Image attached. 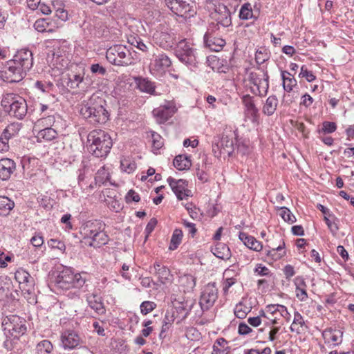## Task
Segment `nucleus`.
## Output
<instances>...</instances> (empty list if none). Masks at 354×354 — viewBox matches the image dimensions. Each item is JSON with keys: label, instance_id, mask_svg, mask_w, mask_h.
I'll return each mask as SVG.
<instances>
[{"label": "nucleus", "instance_id": "f257e3e1", "mask_svg": "<svg viewBox=\"0 0 354 354\" xmlns=\"http://www.w3.org/2000/svg\"><path fill=\"white\" fill-rule=\"evenodd\" d=\"M33 66L32 53L27 49L19 50L13 58L5 66V77L7 82H19Z\"/></svg>", "mask_w": 354, "mask_h": 354}, {"label": "nucleus", "instance_id": "f03ea898", "mask_svg": "<svg viewBox=\"0 0 354 354\" xmlns=\"http://www.w3.org/2000/svg\"><path fill=\"white\" fill-rule=\"evenodd\" d=\"M106 106V102L103 97L93 94L82 102L80 113L91 124H104L109 120V113Z\"/></svg>", "mask_w": 354, "mask_h": 354}, {"label": "nucleus", "instance_id": "7ed1b4c3", "mask_svg": "<svg viewBox=\"0 0 354 354\" xmlns=\"http://www.w3.org/2000/svg\"><path fill=\"white\" fill-rule=\"evenodd\" d=\"M106 224L101 220H90L80 227V234L90 247L100 248L108 243L109 237L105 230Z\"/></svg>", "mask_w": 354, "mask_h": 354}, {"label": "nucleus", "instance_id": "20e7f679", "mask_svg": "<svg viewBox=\"0 0 354 354\" xmlns=\"http://www.w3.org/2000/svg\"><path fill=\"white\" fill-rule=\"evenodd\" d=\"M113 146L110 135L102 129L91 131L87 136L88 151L97 158H106Z\"/></svg>", "mask_w": 354, "mask_h": 354}, {"label": "nucleus", "instance_id": "39448f33", "mask_svg": "<svg viewBox=\"0 0 354 354\" xmlns=\"http://www.w3.org/2000/svg\"><path fill=\"white\" fill-rule=\"evenodd\" d=\"M86 281V279L82 274L74 273L71 268H66L59 272L55 279V284L58 288L62 290H80L84 287Z\"/></svg>", "mask_w": 354, "mask_h": 354}, {"label": "nucleus", "instance_id": "423d86ee", "mask_svg": "<svg viewBox=\"0 0 354 354\" xmlns=\"http://www.w3.org/2000/svg\"><path fill=\"white\" fill-rule=\"evenodd\" d=\"M175 55L180 62L192 68L197 67L198 56L197 49L186 39L180 41L175 49Z\"/></svg>", "mask_w": 354, "mask_h": 354}, {"label": "nucleus", "instance_id": "0eeeda50", "mask_svg": "<svg viewBox=\"0 0 354 354\" xmlns=\"http://www.w3.org/2000/svg\"><path fill=\"white\" fill-rule=\"evenodd\" d=\"M106 57L111 64L117 66H129L134 62L130 50L123 45L111 46L106 52Z\"/></svg>", "mask_w": 354, "mask_h": 354}, {"label": "nucleus", "instance_id": "6e6552de", "mask_svg": "<svg viewBox=\"0 0 354 354\" xmlns=\"http://www.w3.org/2000/svg\"><path fill=\"white\" fill-rule=\"evenodd\" d=\"M26 322L24 318L16 315L6 316L2 322L5 335L9 337L18 339L26 332Z\"/></svg>", "mask_w": 354, "mask_h": 354}, {"label": "nucleus", "instance_id": "1a4fd4ad", "mask_svg": "<svg viewBox=\"0 0 354 354\" xmlns=\"http://www.w3.org/2000/svg\"><path fill=\"white\" fill-rule=\"evenodd\" d=\"M168 8L175 15L185 19L196 15V6L184 0H165Z\"/></svg>", "mask_w": 354, "mask_h": 354}, {"label": "nucleus", "instance_id": "9d476101", "mask_svg": "<svg viewBox=\"0 0 354 354\" xmlns=\"http://www.w3.org/2000/svg\"><path fill=\"white\" fill-rule=\"evenodd\" d=\"M218 292L215 282H211L204 286L200 297L199 305L201 315L203 312L209 310L218 299Z\"/></svg>", "mask_w": 354, "mask_h": 354}, {"label": "nucleus", "instance_id": "9b49d317", "mask_svg": "<svg viewBox=\"0 0 354 354\" xmlns=\"http://www.w3.org/2000/svg\"><path fill=\"white\" fill-rule=\"evenodd\" d=\"M9 104L8 113L19 120H22L27 114L28 105L26 100L19 95H8L6 98Z\"/></svg>", "mask_w": 354, "mask_h": 354}, {"label": "nucleus", "instance_id": "f8f14e48", "mask_svg": "<svg viewBox=\"0 0 354 354\" xmlns=\"http://www.w3.org/2000/svg\"><path fill=\"white\" fill-rule=\"evenodd\" d=\"M248 80L251 84L257 87V91H253L254 94L259 96H264L267 94L269 88V75L267 71H262V73L250 72Z\"/></svg>", "mask_w": 354, "mask_h": 354}, {"label": "nucleus", "instance_id": "ddd939ff", "mask_svg": "<svg viewBox=\"0 0 354 354\" xmlns=\"http://www.w3.org/2000/svg\"><path fill=\"white\" fill-rule=\"evenodd\" d=\"M102 23L97 17H86L80 25L84 38L92 37H100L103 34L97 28H101Z\"/></svg>", "mask_w": 354, "mask_h": 354}, {"label": "nucleus", "instance_id": "4468645a", "mask_svg": "<svg viewBox=\"0 0 354 354\" xmlns=\"http://www.w3.org/2000/svg\"><path fill=\"white\" fill-rule=\"evenodd\" d=\"M15 279L19 283V288L28 292L34 289V280L25 270L20 268L15 273Z\"/></svg>", "mask_w": 354, "mask_h": 354}, {"label": "nucleus", "instance_id": "2eb2a0df", "mask_svg": "<svg viewBox=\"0 0 354 354\" xmlns=\"http://www.w3.org/2000/svg\"><path fill=\"white\" fill-rule=\"evenodd\" d=\"M234 140L232 136L223 135L221 140L213 146L212 150L216 153V150L219 151V155L227 154L230 156L234 151Z\"/></svg>", "mask_w": 354, "mask_h": 354}, {"label": "nucleus", "instance_id": "dca6fc26", "mask_svg": "<svg viewBox=\"0 0 354 354\" xmlns=\"http://www.w3.org/2000/svg\"><path fill=\"white\" fill-rule=\"evenodd\" d=\"M203 39L205 47L212 51L218 52L225 44V41L221 37H216L210 29L205 32Z\"/></svg>", "mask_w": 354, "mask_h": 354}, {"label": "nucleus", "instance_id": "f3484780", "mask_svg": "<svg viewBox=\"0 0 354 354\" xmlns=\"http://www.w3.org/2000/svg\"><path fill=\"white\" fill-rule=\"evenodd\" d=\"M61 340L64 348L73 349L78 346L81 338L78 333L73 330H66L61 335Z\"/></svg>", "mask_w": 354, "mask_h": 354}, {"label": "nucleus", "instance_id": "a211bd4d", "mask_svg": "<svg viewBox=\"0 0 354 354\" xmlns=\"http://www.w3.org/2000/svg\"><path fill=\"white\" fill-rule=\"evenodd\" d=\"M167 183L178 200H183L188 196L187 194L188 191L186 189L187 182L185 180H176L172 177H169L167 178Z\"/></svg>", "mask_w": 354, "mask_h": 354}, {"label": "nucleus", "instance_id": "6ab92c4d", "mask_svg": "<svg viewBox=\"0 0 354 354\" xmlns=\"http://www.w3.org/2000/svg\"><path fill=\"white\" fill-rule=\"evenodd\" d=\"M86 300L88 306L99 315L106 313V308L103 304L102 297H99L97 292H94L86 296Z\"/></svg>", "mask_w": 354, "mask_h": 354}, {"label": "nucleus", "instance_id": "aec40b11", "mask_svg": "<svg viewBox=\"0 0 354 354\" xmlns=\"http://www.w3.org/2000/svg\"><path fill=\"white\" fill-rule=\"evenodd\" d=\"M280 306V304H270L266 306L265 310H260L261 316L268 320L266 325H276L280 319L279 313L275 308Z\"/></svg>", "mask_w": 354, "mask_h": 354}, {"label": "nucleus", "instance_id": "412c9836", "mask_svg": "<svg viewBox=\"0 0 354 354\" xmlns=\"http://www.w3.org/2000/svg\"><path fill=\"white\" fill-rule=\"evenodd\" d=\"M153 116L156 118L158 123H165L175 113V107L170 105H161L154 109L152 111Z\"/></svg>", "mask_w": 354, "mask_h": 354}, {"label": "nucleus", "instance_id": "4be33fe9", "mask_svg": "<svg viewBox=\"0 0 354 354\" xmlns=\"http://www.w3.org/2000/svg\"><path fill=\"white\" fill-rule=\"evenodd\" d=\"M16 169L15 162L10 158L0 160V178L2 180H8Z\"/></svg>", "mask_w": 354, "mask_h": 354}, {"label": "nucleus", "instance_id": "5701e85b", "mask_svg": "<svg viewBox=\"0 0 354 354\" xmlns=\"http://www.w3.org/2000/svg\"><path fill=\"white\" fill-rule=\"evenodd\" d=\"M242 102L245 107L244 112L245 117L254 121L257 117L259 110L254 103L252 97L249 95H245L243 97Z\"/></svg>", "mask_w": 354, "mask_h": 354}, {"label": "nucleus", "instance_id": "b1692460", "mask_svg": "<svg viewBox=\"0 0 354 354\" xmlns=\"http://www.w3.org/2000/svg\"><path fill=\"white\" fill-rule=\"evenodd\" d=\"M134 82L136 83V88L141 92L146 93L150 95H155V82L149 80L147 77H142L140 76L135 77Z\"/></svg>", "mask_w": 354, "mask_h": 354}, {"label": "nucleus", "instance_id": "393cba45", "mask_svg": "<svg viewBox=\"0 0 354 354\" xmlns=\"http://www.w3.org/2000/svg\"><path fill=\"white\" fill-rule=\"evenodd\" d=\"M322 336L326 343H333L334 346H337L342 342L343 332L340 330L328 328L322 333Z\"/></svg>", "mask_w": 354, "mask_h": 354}, {"label": "nucleus", "instance_id": "a878e982", "mask_svg": "<svg viewBox=\"0 0 354 354\" xmlns=\"http://www.w3.org/2000/svg\"><path fill=\"white\" fill-rule=\"evenodd\" d=\"M153 37L156 43L165 49L171 48L174 42L173 35L167 32H156Z\"/></svg>", "mask_w": 354, "mask_h": 354}, {"label": "nucleus", "instance_id": "bb28decb", "mask_svg": "<svg viewBox=\"0 0 354 354\" xmlns=\"http://www.w3.org/2000/svg\"><path fill=\"white\" fill-rule=\"evenodd\" d=\"M171 65L170 58L165 53H160L156 56L151 69L156 71H165Z\"/></svg>", "mask_w": 354, "mask_h": 354}, {"label": "nucleus", "instance_id": "cd10ccee", "mask_svg": "<svg viewBox=\"0 0 354 354\" xmlns=\"http://www.w3.org/2000/svg\"><path fill=\"white\" fill-rule=\"evenodd\" d=\"M239 238L250 250L259 252L263 249L261 242L257 241L254 236H250L245 232H240Z\"/></svg>", "mask_w": 354, "mask_h": 354}, {"label": "nucleus", "instance_id": "c85d7f7f", "mask_svg": "<svg viewBox=\"0 0 354 354\" xmlns=\"http://www.w3.org/2000/svg\"><path fill=\"white\" fill-rule=\"evenodd\" d=\"M266 254L274 261H277L286 256V252L285 250L284 241L281 239L279 245L277 246L274 245H272V247L269 246V249L266 250Z\"/></svg>", "mask_w": 354, "mask_h": 354}, {"label": "nucleus", "instance_id": "c756f323", "mask_svg": "<svg viewBox=\"0 0 354 354\" xmlns=\"http://www.w3.org/2000/svg\"><path fill=\"white\" fill-rule=\"evenodd\" d=\"M282 85L285 91L290 93L293 91L294 87L297 85V82L294 77L293 75L290 73L282 71H281Z\"/></svg>", "mask_w": 354, "mask_h": 354}, {"label": "nucleus", "instance_id": "7c9ffc66", "mask_svg": "<svg viewBox=\"0 0 354 354\" xmlns=\"http://www.w3.org/2000/svg\"><path fill=\"white\" fill-rule=\"evenodd\" d=\"M230 347L228 342L223 337L216 339L212 346V354H230Z\"/></svg>", "mask_w": 354, "mask_h": 354}, {"label": "nucleus", "instance_id": "2f4dec72", "mask_svg": "<svg viewBox=\"0 0 354 354\" xmlns=\"http://www.w3.org/2000/svg\"><path fill=\"white\" fill-rule=\"evenodd\" d=\"M179 286L184 292H189L196 286V279L191 274H184L179 279Z\"/></svg>", "mask_w": 354, "mask_h": 354}, {"label": "nucleus", "instance_id": "473e14b6", "mask_svg": "<svg viewBox=\"0 0 354 354\" xmlns=\"http://www.w3.org/2000/svg\"><path fill=\"white\" fill-rule=\"evenodd\" d=\"M153 268L155 274L157 276L159 281L162 283H165L169 279V270L166 266L157 261L154 263Z\"/></svg>", "mask_w": 354, "mask_h": 354}, {"label": "nucleus", "instance_id": "72a5a7b5", "mask_svg": "<svg viewBox=\"0 0 354 354\" xmlns=\"http://www.w3.org/2000/svg\"><path fill=\"white\" fill-rule=\"evenodd\" d=\"M213 254L221 259H229L231 257V252L229 247L223 243H218L212 249Z\"/></svg>", "mask_w": 354, "mask_h": 354}, {"label": "nucleus", "instance_id": "f704fd0d", "mask_svg": "<svg viewBox=\"0 0 354 354\" xmlns=\"http://www.w3.org/2000/svg\"><path fill=\"white\" fill-rule=\"evenodd\" d=\"M84 80V73H71L67 75L66 81V86L70 88H77L79 87L80 83Z\"/></svg>", "mask_w": 354, "mask_h": 354}, {"label": "nucleus", "instance_id": "c9c22d12", "mask_svg": "<svg viewBox=\"0 0 354 354\" xmlns=\"http://www.w3.org/2000/svg\"><path fill=\"white\" fill-rule=\"evenodd\" d=\"M174 165L178 170L189 169L192 165L189 158L185 155H178L174 160Z\"/></svg>", "mask_w": 354, "mask_h": 354}, {"label": "nucleus", "instance_id": "e433bc0d", "mask_svg": "<svg viewBox=\"0 0 354 354\" xmlns=\"http://www.w3.org/2000/svg\"><path fill=\"white\" fill-rule=\"evenodd\" d=\"M14 207V201L6 196H0V215H8Z\"/></svg>", "mask_w": 354, "mask_h": 354}, {"label": "nucleus", "instance_id": "4c0bfd02", "mask_svg": "<svg viewBox=\"0 0 354 354\" xmlns=\"http://www.w3.org/2000/svg\"><path fill=\"white\" fill-rule=\"evenodd\" d=\"M278 100L275 95L269 96L263 107V112L267 115H272L276 111Z\"/></svg>", "mask_w": 354, "mask_h": 354}, {"label": "nucleus", "instance_id": "58836bf2", "mask_svg": "<svg viewBox=\"0 0 354 354\" xmlns=\"http://www.w3.org/2000/svg\"><path fill=\"white\" fill-rule=\"evenodd\" d=\"M109 172L106 169L104 166H102L100 169H98L95 174L94 185H98L99 186L104 185L109 180Z\"/></svg>", "mask_w": 354, "mask_h": 354}, {"label": "nucleus", "instance_id": "ea45409f", "mask_svg": "<svg viewBox=\"0 0 354 354\" xmlns=\"http://www.w3.org/2000/svg\"><path fill=\"white\" fill-rule=\"evenodd\" d=\"M57 137V132L51 127H46L40 130L37 134L38 139H43L46 141H51Z\"/></svg>", "mask_w": 354, "mask_h": 354}, {"label": "nucleus", "instance_id": "a19ab883", "mask_svg": "<svg viewBox=\"0 0 354 354\" xmlns=\"http://www.w3.org/2000/svg\"><path fill=\"white\" fill-rule=\"evenodd\" d=\"M305 325V321L303 316L298 311L295 310L294 312V319L290 327V330L297 334H300L301 333V330H300L299 328H295V326L304 327Z\"/></svg>", "mask_w": 354, "mask_h": 354}, {"label": "nucleus", "instance_id": "79ce46f5", "mask_svg": "<svg viewBox=\"0 0 354 354\" xmlns=\"http://www.w3.org/2000/svg\"><path fill=\"white\" fill-rule=\"evenodd\" d=\"M53 350L52 343L47 339L39 342L36 346L37 354H50Z\"/></svg>", "mask_w": 354, "mask_h": 354}, {"label": "nucleus", "instance_id": "37998d69", "mask_svg": "<svg viewBox=\"0 0 354 354\" xmlns=\"http://www.w3.org/2000/svg\"><path fill=\"white\" fill-rule=\"evenodd\" d=\"M182 238H183L182 230L180 229L174 230L173 234L171 236L169 249L170 250H176L178 247L180 243H181Z\"/></svg>", "mask_w": 354, "mask_h": 354}, {"label": "nucleus", "instance_id": "c03bdc74", "mask_svg": "<svg viewBox=\"0 0 354 354\" xmlns=\"http://www.w3.org/2000/svg\"><path fill=\"white\" fill-rule=\"evenodd\" d=\"M269 57V53L265 47H261L256 51L255 61L259 65H261L268 60Z\"/></svg>", "mask_w": 354, "mask_h": 354}, {"label": "nucleus", "instance_id": "a18cd8bd", "mask_svg": "<svg viewBox=\"0 0 354 354\" xmlns=\"http://www.w3.org/2000/svg\"><path fill=\"white\" fill-rule=\"evenodd\" d=\"M280 216L283 219L284 221L290 223H293L296 221L295 216L292 214L290 210L286 207H281L279 209Z\"/></svg>", "mask_w": 354, "mask_h": 354}, {"label": "nucleus", "instance_id": "49530a36", "mask_svg": "<svg viewBox=\"0 0 354 354\" xmlns=\"http://www.w3.org/2000/svg\"><path fill=\"white\" fill-rule=\"evenodd\" d=\"M128 42L131 46L136 47L138 49L140 50L142 52H147L148 50V46L146 44H145L142 40L139 37H130L128 39Z\"/></svg>", "mask_w": 354, "mask_h": 354}, {"label": "nucleus", "instance_id": "de8ad7c7", "mask_svg": "<svg viewBox=\"0 0 354 354\" xmlns=\"http://www.w3.org/2000/svg\"><path fill=\"white\" fill-rule=\"evenodd\" d=\"M337 130V124L333 122L324 121L322 123V128L318 129L317 132L321 134H329L335 132Z\"/></svg>", "mask_w": 354, "mask_h": 354}, {"label": "nucleus", "instance_id": "09e8293b", "mask_svg": "<svg viewBox=\"0 0 354 354\" xmlns=\"http://www.w3.org/2000/svg\"><path fill=\"white\" fill-rule=\"evenodd\" d=\"M253 16L251 5L248 3H244L239 11V17L243 20L251 19Z\"/></svg>", "mask_w": 354, "mask_h": 354}, {"label": "nucleus", "instance_id": "8fccbe9b", "mask_svg": "<svg viewBox=\"0 0 354 354\" xmlns=\"http://www.w3.org/2000/svg\"><path fill=\"white\" fill-rule=\"evenodd\" d=\"M250 308L242 303L236 305L234 308V315L239 319L245 318L250 312Z\"/></svg>", "mask_w": 354, "mask_h": 354}, {"label": "nucleus", "instance_id": "3c124183", "mask_svg": "<svg viewBox=\"0 0 354 354\" xmlns=\"http://www.w3.org/2000/svg\"><path fill=\"white\" fill-rule=\"evenodd\" d=\"M53 56L56 64H61L62 66L67 65L68 59H66V55L65 53L61 52L60 48H58L56 51H54Z\"/></svg>", "mask_w": 354, "mask_h": 354}, {"label": "nucleus", "instance_id": "603ef678", "mask_svg": "<svg viewBox=\"0 0 354 354\" xmlns=\"http://www.w3.org/2000/svg\"><path fill=\"white\" fill-rule=\"evenodd\" d=\"M35 87L43 93H50L54 89V84L50 82L37 81L35 84Z\"/></svg>", "mask_w": 354, "mask_h": 354}, {"label": "nucleus", "instance_id": "864d4df0", "mask_svg": "<svg viewBox=\"0 0 354 354\" xmlns=\"http://www.w3.org/2000/svg\"><path fill=\"white\" fill-rule=\"evenodd\" d=\"M140 308L141 313L146 315L156 308V304L151 301H145L140 304Z\"/></svg>", "mask_w": 354, "mask_h": 354}, {"label": "nucleus", "instance_id": "5fc2aeb1", "mask_svg": "<svg viewBox=\"0 0 354 354\" xmlns=\"http://www.w3.org/2000/svg\"><path fill=\"white\" fill-rule=\"evenodd\" d=\"M120 167L124 171L130 174L136 169V165L134 162H131L129 160L123 159L120 162Z\"/></svg>", "mask_w": 354, "mask_h": 354}, {"label": "nucleus", "instance_id": "6e6d98bb", "mask_svg": "<svg viewBox=\"0 0 354 354\" xmlns=\"http://www.w3.org/2000/svg\"><path fill=\"white\" fill-rule=\"evenodd\" d=\"M299 76L300 77L306 78V80L308 82L314 81L316 78L315 75L313 73V72L308 71L305 65L301 67V71Z\"/></svg>", "mask_w": 354, "mask_h": 354}, {"label": "nucleus", "instance_id": "4d7b16f0", "mask_svg": "<svg viewBox=\"0 0 354 354\" xmlns=\"http://www.w3.org/2000/svg\"><path fill=\"white\" fill-rule=\"evenodd\" d=\"M49 26V23L46 19H37L34 24V28L40 32H46V29Z\"/></svg>", "mask_w": 354, "mask_h": 354}, {"label": "nucleus", "instance_id": "13d9d810", "mask_svg": "<svg viewBox=\"0 0 354 354\" xmlns=\"http://www.w3.org/2000/svg\"><path fill=\"white\" fill-rule=\"evenodd\" d=\"M151 138L153 149L157 150L160 149L163 146V140L162 137L159 134L153 132L151 134Z\"/></svg>", "mask_w": 354, "mask_h": 354}, {"label": "nucleus", "instance_id": "bf43d9fd", "mask_svg": "<svg viewBox=\"0 0 354 354\" xmlns=\"http://www.w3.org/2000/svg\"><path fill=\"white\" fill-rule=\"evenodd\" d=\"M152 323H153V322L151 320H145L142 322V325L143 327H145V328H143L141 330V334L143 337H147L152 333L153 329V327L150 326V325Z\"/></svg>", "mask_w": 354, "mask_h": 354}, {"label": "nucleus", "instance_id": "052dcab7", "mask_svg": "<svg viewBox=\"0 0 354 354\" xmlns=\"http://www.w3.org/2000/svg\"><path fill=\"white\" fill-rule=\"evenodd\" d=\"M48 245L51 248H57L63 252L66 250V245L64 243L55 239H50L48 241Z\"/></svg>", "mask_w": 354, "mask_h": 354}, {"label": "nucleus", "instance_id": "680f3d73", "mask_svg": "<svg viewBox=\"0 0 354 354\" xmlns=\"http://www.w3.org/2000/svg\"><path fill=\"white\" fill-rule=\"evenodd\" d=\"M275 309L279 312L280 317L284 318L287 322H290L291 315L285 306L280 304V306H277Z\"/></svg>", "mask_w": 354, "mask_h": 354}, {"label": "nucleus", "instance_id": "e2e57ef3", "mask_svg": "<svg viewBox=\"0 0 354 354\" xmlns=\"http://www.w3.org/2000/svg\"><path fill=\"white\" fill-rule=\"evenodd\" d=\"M326 224L327 225L329 230L333 234V235L335 236L339 230L337 224L335 221H332L328 216H324V218Z\"/></svg>", "mask_w": 354, "mask_h": 354}, {"label": "nucleus", "instance_id": "0e129e2a", "mask_svg": "<svg viewBox=\"0 0 354 354\" xmlns=\"http://www.w3.org/2000/svg\"><path fill=\"white\" fill-rule=\"evenodd\" d=\"M126 202L129 203L131 202H138L140 200V196L134 190L130 189L125 196Z\"/></svg>", "mask_w": 354, "mask_h": 354}, {"label": "nucleus", "instance_id": "69168bd1", "mask_svg": "<svg viewBox=\"0 0 354 354\" xmlns=\"http://www.w3.org/2000/svg\"><path fill=\"white\" fill-rule=\"evenodd\" d=\"M5 129L8 132V134L15 136L21 129V124L19 123H11Z\"/></svg>", "mask_w": 354, "mask_h": 354}, {"label": "nucleus", "instance_id": "338daca9", "mask_svg": "<svg viewBox=\"0 0 354 354\" xmlns=\"http://www.w3.org/2000/svg\"><path fill=\"white\" fill-rule=\"evenodd\" d=\"M55 122V118L53 115L44 117L39 120V122H40L43 126H46V127H50L53 125Z\"/></svg>", "mask_w": 354, "mask_h": 354}, {"label": "nucleus", "instance_id": "774afa93", "mask_svg": "<svg viewBox=\"0 0 354 354\" xmlns=\"http://www.w3.org/2000/svg\"><path fill=\"white\" fill-rule=\"evenodd\" d=\"M31 244L35 248H40L44 244V239L39 234H35L30 239Z\"/></svg>", "mask_w": 354, "mask_h": 354}]
</instances>
